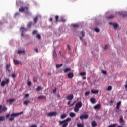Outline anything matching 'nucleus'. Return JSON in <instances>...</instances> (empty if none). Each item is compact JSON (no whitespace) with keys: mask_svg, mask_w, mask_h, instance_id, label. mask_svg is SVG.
Instances as JSON below:
<instances>
[{"mask_svg":"<svg viewBox=\"0 0 127 127\" xmlns=\"http://www.w3.org/2000/svg\"><path fill=\"white\" fill-rule=\"evenodd\" d=\"M82 106H83V103H82V102L81 101H79V102L77 103L75 105V106L79 109L80 108H82Z\"/></svg>","mask_w":127,"mask_h":127,"instance_id":"obj_8","label":"nucleus"},{"mask_svg":"<svg viewBox=\"0 0 127 127\" xmlns=\"http://www.w3.org/2000/svg\"><path fill=\"white\" fill-rule=\"evenodd\" d=\"M63 65L62 64H56V68H60V67H62Z\"/></svg>","mask_w":127,"mask_h":127,"instance_id":"obj_38","label":"nucleus"},{"mask_svg":"<svg viewBox=\"0 0 127 127\" xmlns=\"http://www.w3.org/2000/svg\"><path fill=\"white\" fill-rule=\"evenodd\" d=\"M66 99L67 100H68L69 101H72L74 99V95L71 94L69 95L67 97H66Z\"/></svg>","mask_w":127,"mask_h":127,"instance_id":"obj_6","label":"nucleus"},{"mask_svg":"<svg viewBox=\"0 0 127 127\" xmlns=\"http://www.w3.org/2000/svg\"><path fill=\"white\" fill-rule=\"evenodd\" d=\"M16 77V75H15V73L12 74V78H15Z\"/></svg>","mask_w":127,"mask_h":127,"instance_id":"obj_48","label":"nucleus"},{"mask_svg":"<svg viewBox=\"0 0 127 127\" xmlns=\"http://www.w3.org/2000/svg\"><path fill=\"white\" fill-rule=\"evenodd\" d=\"M113 87L112 86H109L107 88V91H112Z\"/></svg>","mask_w":127,"mask_h":127,"instance_id":"obj_36","label":"nucleus"},{"mask_svg":"<svg viewBox=\"0 0 127 127\" xmlns=\"http://www.w3.org/2000/svg\"><path fill=\"white\" fill-rule=\"evenodd\" d=\"M113 103H114V101L113 100H111L110 101V106H112L111 104H113Z\"/></svg>","mask_w":127,"mask_h":127,"instance_id":"obj_61","label":"nucleus"},{"mask_svg":"<svg viewBox=\"0 0 127 127\" xmlns=\"http://www.w3.org/2000/svg\"><path fill=\"white\" fill-rule=\"evenodd\" d=\"M121 104L122 101H119L117 103L116 109H117V110H119L120 109V106H121Z\"/></svg>","mask_w":127,"mask_h":127,"instance_id":"obj_15","label":"nucleus"},{"mask_svg":"<svg viewBox=\"0 0 127 127\" xmlns=\"http://www.w3.org/2000/svg\"><path fill=\"white\" fill-rule=\"evenodd\" d=\"M77 127H84V124L83 123H77Z\"/></svg>","mask_w":127,"mask_h":127,"instance_id":"obj_29","label":"nucleus"},{"mask_svg":"<svg viewBox=\"0 0 127 127\" xmlns=\"http://www.w3.org/2000/svg\"><path fill=\"white\" fill-rule=\"evenodd\" d=\"M94 30L96 32H100V29L98 28H95Z\"/></svg>","mask_w":127,"mask_h":127,"instance_id":"obj_43","label":"nucleus"},{"mask_svg":"<svg viewBox=\"0 0 127 127\" xmlns=\"http://www.w3.org/2000/svg\"><path fill=\"white\" fill-rule=\"evenodd\" d=\"M17 15H19V13H16L15 14V16H17Z\"/></svg>","mask_w":127,"mask_h":127,"instance_id":"obj_63","label":"nucleus"},{"mask_svg":"<svg viewBox=\"0 0 127 127\" xmlns=\"http://www.w3.org/2000/svg\"><path fill=\"white\" fill-rule=\"evenodd\" d=\"M67 48L68 50H71V47H70L69 45H67Z\"/></svg>","mask_w":127,"mask_h":127,"instance_id":"obj_56","label":"nucleus"},{"mask_svg":"<svg viewBox=\"0 0 127 127\" xmlns=\"http://www.w3.org/2000/svg\"><path fill=\"white\" fill-rule=\"evenodd\" d=\"M5 81H2L1 83V85L2 87H4L5 86Z\"/></svg>","mask_w":127,"mask_h":127,"instance_id":"obj_39","label":"nucleus"},{"mask_svg":"<svg viewBox=\"0 0 127 127\" xmlns=\"http://www.w3.org/2000/svg\"><path fill=\"white\" fill-rule=\"evenodd\" d=\"M34 50H35V51H36V52H38V48H35V49H34Z\"/></svg>","mask_w":127,"mask_h":127,"instance_id":"obj_62","label":"nucleus"},{"mask_svg":"<svg viewBox=\"0 0 127 127\" xmlns=\"http://www.w3.org/2000/svg\"><path fill=\"white\" fill-rule=\"evenodd\" d=\"M30 127H37V125H36V124H34L30 126Z\"/></svg>","mask_w":127,"mask_h":127,"instance_id":"obj_54","label":"nucleus"},{"mask_svg":"<svg viewBox=\"0 0 127 127\" xmlns=\"http://www.w3.org/2000/svg\"><path fill=\"white\" fill-rule=\"evenodd\" d=\"M2 111H7V108L6 107L4 106L2 108Z\"/></svg>","mask_w":127,"mask_h":127,"instance_id":"obj_45","label":"nucleus"},{"mask_svg":"<svg viewBox=\"0 0 127 127\" xmlns=\"http://www.w3.org/2000/svg\"><path fill=\"white\" fill-rule=\"evenodd\" d=\"M33 24V23H32V22H29L27 24V27H28V28H31V26H32V25Z\"/></svg>","mask_w":127,"mask_h":127,"instance_id":"obj_20","label":"nucleus"},{"mask_svg":"<svg viewBox=\"0 0 127 127\" xmlns=\"http://www.w3.org/2000/svg\"><path fill=\"white\" fill-rule=\"evenodd\" d=\"M79 111H80V108L77 107V106H75L74 108V112L77 113V112H78Z\"/></svg>","mask_w":127,"mask_h":127,"instance_id":"obj_31","label":"nucleus"},{"mask_svg":"<svg viewBox=\"0 0 127 127\" xmlns=\"http://www.w3.org/2000/svg\"><path fill=\"white\" fill-rule=\"evenodd\" d=\"M20 30H21V31H22L21 35H22V36H23V32L24 31H27V29H26L23 27H21V28H20Z\"/></svg>","mask_w":127,"mask_h":127,"instance_id":"obj_19","label":"nucleus"},{"mask_svg":"<svg viewBox=\"0 0 127 127\" xmlns=\"http://www.w3.org/2000/svg\"><path fill=\"white\" fill-rule=\"evenodd\" d=\"M11 117L9 118V121H13L15 117H17V114L16 113H12L10 115Z\"/></svg>","mask_w":127,"mask_h":127,"instance_id":"obj_5","label":"nucleus"},{"mask_svg":"<svg viewBox=\"0 0 127 127\" xmlns=\"http://www.w3.org/2000/svg\"><path fill=\"white\" fill-rule=\"evenodd\" d=\"M53 19L52 18H50V20H49V21H50V22L52 21Z\"/></svg>","mask_w":127,"mask_h":127,"instance_id":"obj_64","label":"nucleus"},{"mask_svg":"<svg viewBox=\"0 0 127 127\" xmlns=\"http://www.w3.org/2000/svg\"><path fill=\"white\" fill-rule=\"evenodd\" d=\"M69 71H71V68H67L64 69V73H68V72H69Z\"/></svg>","mask_w":127,"mask_h":127,"instance_id":"obj_28","label":"nucleus"},{"mask_svg":"<svg viewBox=\"0 0 127 127\" xmlns=\"http://www.w3.org/2000/svg\"><path fill=\"white\" fill-rule=\"evenodd\" d=\"M83 36H79V38H80V40H81V41H83Z\"/></svg>","mask_w":127,"mask_h":127,"instance_id":"obj_59","label":"nucleus"},{"mask_svg":"<svg viewBox=\"0 0 127 127\" xmlns=\"http://www.w3.org/2000/svg\"><path fill=\"white\" fill-rule=\"evenodd\" d=\"M5 83L8 85V84H9V79H7L6 80Z\"/></svg>","mask_w":127,"mask_h":127,"instance_id":"obj_46","label":"nucleus"},{"mask_svg":"<svg viewBox=\"0 0 127 127\" xmlns=\"http://www.w3.org/2000/svg\"><path fill=\"white\" fill-rule=\"evenodd\" d=\"M40 90H41V87H40V86H38V87L36 88V91H37V92H38V91H40Z\"/></svg>","mask_w":127,"mask_h":127,"instance_id":"obj_42","label":"nucleus"},{"mask_svg":"<svg viewBox=\"0 0 127 127\" xmlns=\"http://www.w3.org/2000/svg\"><path fill=\"white\" fill-rule=\"evenodd\" d=\"M59 18V16H58V15H56L55 17V23H57L58 21V19Z\"/></svg>","mask_w":127,"mask_h":127,"instance_id":"obj_32","label":"nucleus"},{"mask_svg":"<svg viewBox=\"0 0 127 127\" xmlns=\"http://www.w3.org/2000/svg\"><path fill=\"white\" fill-rule=\"evenodd\" d=\"M18 54H21V53H25V51L24 50H19L17 52Z\"/></svg>","mask_w":127,"mask_h":127,"instance_id":"obj_30","label":"nucleus"},{"mask_svg":"<svg viewBox=\"0 0 127 127\" xmlns=\"http://www.w3.org/2000/svg\"><path fill=\"white\" fill-rule=\"evenodd\" d=\"M116 126H117V124L115 123V124L109 125L108 127H116Z\"/></svg>","mask_w":127,"mask_h":127,"instance_id":"obj_34","label":"nucleus"},{"mask_svg":"<svg viewBox=\"0 0 127 127\" xmlns=\"http://www.w3.org/2000/svg\"><path fill=\"white\" fill-rule=\"evenodd\" d=\"M37 39H40L41 38V36H40V35L37 34Z\"/></svg>","mask_w":127,"mask_h":127,"instance_id":"obj_44","label":"nucleus"},{"mask_svg":"<svg viewBox=\"0 0 127 127\" xmlns=\"http://www.w3.org/2000/svg\"><path fill=\"white\" fill-rule=\"evenodd\" d=\"M67 117L66 114H63L61 115V119H65Z\"/></svg>","mask_w":127,"mask_h":127,"instance_id":"obj_24","label":"nucleus"},{"mask_svg":"<svg viewBox=\"0 0 127 127\" xmlns=\"http://www.w3.org/2000/svg\"><path fill=\"white\" fill-rule=\"evenodd\" d=\"M90 95V91H87L85 93V97H88Z\"/></svg>","mask_w":127,"mask_h":127,"instance_id":"obj_40","label":"nucleus"},{"mask_svg":"<svg viewBox=\"0 0 127 127\" xmlns=\"http://www.w3.org/2000/svg\"><path fill=\"white\" fill-rule=\"evenodd\" d=\"M29 97V94H26L25 95V98H28Z\"/></svg>","mask_w":127,"mask_h":127,"instance_id":"obj_55","label":"nucleus"},{"mask_svg":"<svg viewBox=\"0 0 127 127\" xmlns=\"http://www.w3.org/2000/svg\"><path fill=\"white\" fill-rule=\"evenodd\" d=\"M14 101H15V99H13V98H11L10 99H9L7 100L8 103H9V105H11L12 104V103H13V102H14Z\"/></svg>","mask_w":127,"mask_h":127,"instance_id":"obj_16","label":"nucleus"},{"mask_svg":"<svg viewBox=\"0 0 127 127\" xmlns=\"http://www.w3.org/2000/svg\"><path fill=\"white\" fill-rule=\"evenodd\" d=\"M14 63L15 65H22V62L17 60H14Z\"/></svg>","mask_w":127,"mask_h":127,"instance_id":"obj_9","label":"nucleus"},{"mask_svg":"<svg viewBox=\"0 0 127 127\" xmlns=\"http://www.w3.org/2000/svg\"><path fill=\"white\" fill-rule=\"evenodd\" d=\"M47 115L48 117H55L57 115V112L56 111L51 112L47 113Z\"/></svg>","mask_w":127,"mask_h":127,"instance_id":"obj_3","label":"nucleus"},{"mask_svg":"<svg viewBox=\"0 0 127 127\" xmlns=\"http://www.w3.org/2000/svg\"><path fill=\"white\" fill-rule=\"evenodd\" d=\"M17 115V116H19V115H22V114H23V112H21L20 113H15Z\"/></svg>","mask_w":127,"mask_h":127,"instance_id":"obj_51","label":"nucleus"},{"mask_svg":"<svg viewBox=\"0 0 127 127\" xmlns=\"http://www.w3.org/2000/svg\"><path fill=\"white\" fill-rule=\"evenodd\" d=\"M30 103V101L29 100H26L23 102V105H25V106H27L28 104Z\"/></svg>","mask_w":127,"mask_h":127,"instance_id":"obj_25","label":"nucleus"},{"mask_svg":"<svg viewBox=\"0 0 127 127\" xmlns=\"http://www.w3.org/2000/svg\"><path fill=\"white\" fill-rule=\"evenodd\" d=\"M94 109H95V110H99V109H101V104H98L96 105L95 106H94Z\"/></svg>","mask_w":127,"mask_h":127,"instance_id":"obj_14","label":"nucleus"},{"mask_svg":"<svg viewBox=\"0 0 127 127\" xmlns=\"http://www.w3.org/2000/svg\"><path fill=\"white\" fill-rule=\"evenodd\" d=\"M109 24L110 25H113V26H114L115 29H116V28H117V27H118V24L117 23H112V22H109Z\"/></svg>","mask_w":127,"mask_h":127,"instance_id":"obj_11","label":"nucleus"},{"mask_svg":"<svg viewBox=\"0 0 127 127\" xmlns=\"http://www.w3.org/2000/svg\"><path fill=\"white\" fill-rule=\"evenodd\" d=\"M57 91V88L55 87L53 90V93H55Z\"/></svg>","mask_w":127,"mask_h":127,"instance_id":"obj_50","label":"nucleus"},{"mask_svg":"<svg viewBox=\"0 0 127 127\" xmlns=\"http://www.w3.org/2000/svg\"><path fill=\"white\" fill-rule=\"evenodd\" d=\"M27 85L28 86H31V82L28 81Z\"/></svg>","mask_w":127,"mask_h":127,"instance_id":"obj_53","label":"nucleus"},{"mask_svg":"<svg viewBox=\"0 0 127 127\" xmlns=\"http://www.w3.org/2000/svg\"><path fill=\"white\" fill-rule=\"evenodd\" d=\"M108 48V45H106L104 47V50H106Z\"/></svg>","mask_w":127,"mask_h":127,"instance_id":"obj_58","label":"nucleus"},{"mask_svg":"<svg viewBox=\"0 0 127 127\" xmlns=\"http://www.w3.org/2000/svg\"><path fill=\"white\" fill-rule=\"evenodd\" d=\"M72 101H71V100H69V101L68 102V103H67V105H70V104H71V102Z\"/></svg>","mask_w":127,"mask_h":127,"instance_id":"obj_57","label":"nucleus"},{"mask_svg":"<svg viewBox=\"0 0 127 127\" xmlns=\"http://www.w3.org/2000/svg\"><path fill=\"white\" fill-rule=\"evenodd\" d=\"M70 117H72V118H74V117H76V114L74 112H70L69 113Z\"/></svg>","mask_w":127,"mask_h":127,"instance_id":"obj_23","label":"nucleus"},{"mask_svg":"<svg viewBox=\"0 0 127 127\" xmlns=\"http://www.w3.org/2000/svg\"><path fill=\"white\" fill-rule=\"evenodd\" d=\"M37 33V30H34L32 32V34H36Z\"/></svg>","mask_w":127,"mask_h":127,"instance_id":"obj_49","label":"nucleus"},{"mask_svg":"<svg viewBox=\"0 0 127 127\" xmlns=\"http://www.w3.org/2000/svg\"><path fill=\"white\" fill-rule=\"evenodd\" d=\"M119 123H120L122 126H124V125H125V121H124V119H123V117H121L120 118Z\"/></svg>","mask_w":127,"mask_h":127,"instance_id":"obj_12","label":"nucleus"},{"mask_svg":"<svg viewBox=\"0 0 127 127\" xmlns=\"http://www.w3.org/2000/svg\"><path fill=\"white\" fill-rule=\"evenodd\" d=\"M59 21H61L62 22H65L66 20H65L64 19H62L61 20H59Z\"/></svg>","mask_w":127,"mask_h":127,"instance_id":"obj_47","label":"nucleus"},{"mask_svg":"<svg viewBox=\"0 0 127 127\" xmlns=\"http://www.w3.org/2000/svg\"><path fill=\"white\" fill-rule=\"evenodd\" d=\"M90 102H91L92 104H95L96 103V99L91 97L90 99Z\"/></svg>","mask_w":127,"mask_h":127,"instance_id":"obj_22","label":"nucleus"},{"mask_svg":"<svg viewBox=\"0 0 127 127\" xmlns=\"http://www.w3.org/2000/svg\"><path fill=\"white\" fill-rule=\"evenodd\" d=\"M88 118H89V115H88V114L82 115L80 116V119H81V120H83V119H87Z\"/></svg>","mask_w":127,"mask_h":127,"instance_id":"obj_7","label":"nucleus"},{"mask_svg":"<svg viewBox=\"0 0 127 127\" xmlns=\"http://www.w3.org/2000/svg\"><path fill=\"white\" fill-rule=\"evenodd\" d=\"M79 36L84 37L85 36V32L84 31H82L81 32H80Z\"/></svg>","mask_w":127,"mask_h":127,"instance_id":"obj_26","label":"nucleus"},{"mask_svg":"<svg viewBox=\"0 0 127 127\" xmlns=\"http://www.w3.org/2000/svg\"><path fill=\"white\" fill-rule=\"evenodd\" d=\"M19 11L20 12H26V13L28 12V7H21L19 8Z\"/></svg>","mask_w":127,"mask_h":127,"instance_id":"obj_2","label":"nucleus"},{"mask_svg":"<svg viewBox=\"0 0 127 127\" xmlns=\"http://www.w3.org/2000/svg\"><path fill=\"white\" fill-rule=\"evenodd\" d=\"M5 117L4 116H0V121H5Z\"/></svg>","mask_w":127,"mask_h":127,"instance_id":"obj_33","label":"nucleus"},{"mask_svg":"<svg viewBox=\"0 0 127 127\" xmlns=\"http://www.w3.org/2000/svg\"><path fill=\"white\" fill-rule=\"evenodd\" d=\"M73 77H74V73H73V72L68 73V77L69 79H72V78H73Z\"/></svg>","mask_w":127,"mask_h":127,"instance_id":"obj_18","label":"nucleus"},{"mask_svg":"<svg viewBox=\"0 0 127 127\" xmlns=\"http://www.w3.org/2000/svg\"><path fill=\"white\" fill-rule=\"evenodd\" d=\"M91 126L92 127H96L98 126V124H97V122L95 120H93L91 122Z\"/></svg>","mask_w":127,"mask_h":127,"instance_id":"obj_10","label":"nucleus"},{"mask_svg":"<svg viewBox=\"0 0 127 127\" xmlns=\"http://www.w3.org/2000/svg\"><path fill=\"white\" fill-rule=\"evenodd\" d=\"M10 116V114H8L6 116V118H9V116Z\"/></svg>","mask_w":127,"mask_h":127,"instance_id":"obj_60","label":"nucleus"},{"mask_svg":"<svg viewBox=\"0 0 127 127\" xmlns=\"http://www.w3.org/2000/svg\"><path fill=\"white\" fill-rule=\"evenodd\" d=\"M114 17H115V16H114L113 15H111L108 16L107 18H108V19H111V18H114Z\"/></svg>","mask_w":127,"mask_h":127,"instance_id":"obj_41","label":"nucleus"},{"mask_svg":"<svg viewBox=\"0 0 127 127\" xmlns=\"http://www.w3.org/2000/svg\"><path fill=\"white\" fill-rule=\"evenodd\" d=\"M79 75H80V76H86V72H80L79 73Z\"/></svg>","mask_w":127,"mask_h":127,"instance_id":"obj_35","label":"nucleus"},{"mask_svg":"<svg viewBox=\"0 0 127 127\" xmlns=\"http://www.w3.org/2000/svg\"><path fill=\"white\" fill-rule=\"evenodd\" d=\"M71 121V118H67L66 120L64 121H59V125H62V127H66L69 125V122Z\"/></svg>","mask_w":127,"mask_h":127,"instance_id":"obj_1","label":"nucleus"},{"mask_svg":"<svg viewBox=\"0 0 127 127\" xmlns=\"http://www.w3.org/2000/svg\"><path fill=\"white\" fill-rule=\"evenodd\" d=\"M91 93L92 94H98V93H99V90L92 89L91 90Z\"/></svg>","mask_w":127,"mask_h":127,"instance_id":"obj_21","label":"nucleus"},{"mask_svg":"<svg viewBox=\"0 0 127 127\" xmlns=\"http://www.w3.org/2000/svg\"><path fill=\"white\" fill-rule=\"evenodd\" d=\"M119 14H121V15H123L124 17L127 16V12H119Z\"/></svg>","mask_w":127,"mask_h":127,"instance_id":"obj_17","label":"nucleus"},{"mask_svg":"<svg viewBox=\"0 0 127 127\" xmlns=\"http://www.w3.org/2000/svg\"><path fill=\"white\" fill-rule=\"evenodd\" d=\"M34 22L35 24H36V23H37V20H38V16H36L34 18Z\"/></svg>","mask_w":127,"mask_h":127,"instance_id":"obj_27","label":"nucleus"},{"mask_svg":"<svg viewBox=\"0 0 127 127\" xmlns=\"http://www.w3.org/2000/svg\"><path fill=\"white\" fill-rule=\"evenodd\" d=\"M102 74H104V75L107 74V71H105V70H103V71H102Z\"/></svg>","mask_w":127,"mask_h":127,"instance_id":"obj_52","label":"nucleus"},{"mask_svg":"<svg viewBox=\"0 0 127 127\" xmlns=\"http://www.w3.org/2000/svg\"><path fill=\"white\" fill-rule=\"evenodd\" d=\"M72 26H73V27H74V28H79V25H78V24H73Z\"/></svg>","mask_w":127,"mask_h":127,"instance_id":"obj_37","label":"nucleus"},{"mask_svg":"<svg viewBox=\"0 0 127 127\" xmlns=\"http://www.w3.org/2000/svg\"><path fill=\"white\" fill-rule=\"evenodd\" d=\"M11 65L10 64H7L6 65V71L8 72V73H10L12 70V68L11 67Z\"/></svg>","mask_w":127,"mask_h":127,"instance_id":"obj_4","label":"nucleus"},{"mask_svg":"<svg viewBox=\"0 0 127 127\" xmlns=\"http://www.w3.org/2000/svg\"><path fill=\"white\" fill-rule=\"evenodd\" d=\"M38 100H46V96L41 95L38 97Z\"/></svg>","mask_w":127,"mask_h":127,"instance_id":"obj_13","label":"nucleus"}]
</instances>
